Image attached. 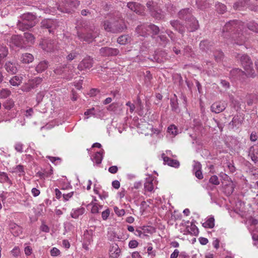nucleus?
Masks as SVG:
<instances>
[{
	"mask_svg": "<svg viewBox=\"0 0 258 258\" xmlns=\"http://www.w3.org/2000/svg\"><path fill=\"white\" fill-rule=\"evenodd\" d=\"M243 29V23L235 20L230 21L224 26L223 36L224 37L231 39L234 44L243 45L246 40L243 33L239 32Z\"/></svg>",
	"mask_w": 258,
	"mask_h": 258,
	"instance_id": "f257e3e1",
	"label": "nucleus"
},
{
	"mask_svg": "<svg viewBox=\"0 0 258 258\" xmlns=\"http://www.w3.org/2000/svg\"><path fill=\"white\" fill-rule=\"evenodd\" d=\"M179 18L186 21L187 28L190 31H194L199 28L198 21L191 15V9L185 8L178 13Z\"/></svg>",
	"mask_w": 258,
	"mask_h": 258,
	"instance_id": "f03ea898",
	"label": "nucleus"
},
{
	"mask_svg": "<svg viewBox=\"0 0 258 258\" xmlns=\"http://www.w3.org/2000/svg\"><path fill=\"white\" fill-rule=\"evenodd\" d=\"M103 27L105 30L112 33L122 32L125 28V25L123 19L118 18L116 20H108L103 22Z\"/></svg>",
	"mask_w": 258,
	"mask_h": 258,
	"instance_id": "7ed1b4c3",
	"label": "nucleus"
},
{
	"mask_svg": "<svg viewBox=\"0 0 258 258\" xmlns=\"http://www.w3.org/2000/svg\"><path fill=\"white\" fill-rule=\"evenodd\" d=\"M21 19V20H19L17 24V29L22 31L32 28L35 24L36 17L32 13H28L23 14Z\"/></svg>",
	"mask_w": 258,
	"mask_h": 258,
	"instance_id": "20e7f679",
	"label": "nucleus"
},
{
	"mask_svg": "<svg viewBox=\"0 0 258 258\" xmlns=\"http://www.w3.org/2000/svg\"><path fill=\"white\" fill-rule=\"evenodd\" d=\"M17 35V47H26L33 44L34 42V36L29 33H24L23 38Z\"/></svg>",
	"mask_w": 258,
	"mask_h": 258,
	"instance_id": "39448f33",
	"label": "nucleus"
},
{
	"mask_svg": "<svg viewBox=\"0 0 258 258\" xmlns=\"http://www.w3.org/2000/svg\"><path fill=\"white\" fill-rule=\"evenodd\" d=\"M151 15L157 19H162L165 17V13L162 11L158 6L152 1H149L146 4Z\"/></svg>",
	"mask_w": 258,
	"mask_h": 258,
	"instance_id": "423d86ee",
	"label": "nucleus"
},
{
	"mask_svg": "<svg viewBox=\"0 0 258 258\" xmlns=\"http://www.w3.org/2000/svg\"><path fill=\"white\" fill-rule=\"evenodd\" d=\"M240 61L246 75L251 77L255 76L254 71L252 69V63L249 57L246 54H243L240 57Z\"/></svg>",
	"mask_w": 258,
	"mask_h": 258,
	"instance_id": "0eeeda50",
	"label": "nucleus"
},
{
	"mask_svg": "<svg viewBox=\"0 0 258 258\" xmlns=\"http://www.w3.org/2000/svg\"><path fill=\"white\" fill-rule=\"evenodd\" d=\"M80 5V2L78 0H64L62 5L59 6L58 9L63 13H70L73 8H76Z\"/></svg>",
	"mask_w": 258,
	"mask_h": 258,
	"instance_id": "6e6552de",
	"label": "nucleus"
},
{
	"mask_svg": "<svg viewBox=\"0 0 258 258\" xmlns=\"http://www.w3.org/2000/svg\"><path fill=\"white\" fill-rule=\"evenodd\" d=\"M41 48L47 52H51L57 49V45L53 40L49 39H42L40 42Z\"/></svg>",
	"mask_w": 258,
	"mask_h": 258,
	"instance_id": "1a4fd4ad",
	"label": "nucleus"
},
{
	"mask_svg": "<svg viewBox=\"0 0 258 258\" xmlns=\"http://www.w3.org/2000/svg\"><path fill=\"white\" fill-rule=\"evenodd\" d=\"M54 72L56 75H63V77L68 79L72 78V76H70L72 74V70L69 69V67H67V65H60L57 67Z\"/></svg>",
	"mask_w": 258,
	"mask_h": 258,
	"instance_id": "9d476101",
	"label": "nucleus"
},
{
	"mask_svg": "<svg viewBox=\"0 0 258 258\" xmlns=\"http://www.w3.org/2000/svg\"><path fill=\"white\" fill-rule=\"evenodd\" d=\"M41 25L42 27L48 29L49 33L52 32L57 27L56 21L50 19L43 20Z\"/></svg>",
	"mask_w": 258,
	"mask_h": 258,
	"instance_id": "9b49d317",
	"label": "nucleus"
},
{
	"mask_svg": "<svg viewBox=\"0 0 258 258\" xmlns=\"http://www.w3.org/2000/svg\"><path fill=\"white\" fill-rule=\"evenodd\" d=\"M42 81V78L36 77L29 81V83L25 85L22 88L24 91H29L30 89L35 88L40 84Z\"/></svg>",
	"mask_w": 258,
	"mask_h": 258,
	"instance_id": "f8f14e48",
	"label": "nucleus"
},
{
	"mask_svg": "<svg viewBox=\"0 0 258 258\" xmlns=\"http://www.w3.org/2000/svg\"><path fill=\"white\" fill-rule=\"evenodd\" d=\"M99 51L100 54L103 56H116L119 52L118 49L108 47H102L100 49Z\"/></svg>",
	"mask_w": 258,
	"mask_h": 258,
	"instance_id": "ddd939ff",
	"label": "nucleus"
},
{
	"mask_svg": "<svg viewBox=\"0 0 258 258\" xmlns=\"http://www.w3.org/2000/svg\"><path fill=\"white\" fill-rule=\"evenodd\" d=\"M227 105L225 101H218L214 103L211 106V110L213 112L219 113L224 111Z\"/></svg>",
	"mask_w": 258,
	"mask_h": 258,
	"instance_id": "4468645a",
	"label": "nucleus"
},
{
	"mask_svg": "<svg viewBox=\"0 0 258 258\" xmlns=\"http://www.w3.org/2000/svg\"><path fill=\"white\" fill-rule=\"evenodd\" d=\"M93 59L90 56L87 57L83 59L78 66L79 70H83L84 69H89L93 66Z\"/></svg>",
	"mask_w": 258,
	"mask_h": 258,
	"instance_id": "2eb2a0df",
	"label": "nucleus"
},
{
	"mask_svg": "<svg viewBox=\"0 0 258 258\" xmlns=\"http://www.w3.org/2000/svg\"><path fill=\"white\" fill-rule=\"evenodd\" d=\"M127 7L132 11L138 14L144 13V8L141 5L136 2H129L127 5Z\"/></svg>",
	"mask_w": 258,
	"mask_h": 258,
	"instance_id": "dca6fc26",
	"label": "nucleus"
},
{
	"mask_svg": "<svg viewBox=\"0 0 258 258\" xmlns=\"http://www.w3.org/2000/svg\"><path fill=\"white\" fill-rule=\"evenodd\" d=\"M156 181L152 176H149L146 179L144 183V189L145 191L152 192L153 191L154 185Z\"/></svg>",
	"mask_w": 258,
	"mask_h": 258,
	"instance_id": "f3484780",
	"label": "nucleus"
},
{
	"mask_svg": "<svg viewBox=\"0 0 258 258\" xmlns=\"http://www.w3.org/2000/svg\"><path fill=\"white\" fill-rule=\"evenodd\" d=\"M121 250L118 245L116 243L112 244L109 249V254L110 258H118L120 255Z\"/></svg>",
	"mask_w": 258,
	"mask_h": 258,
	"instance_id": "a211bd4d",
	"label": "nucleus"
},
{
	"mask_svg": "<svg viewBox=\"0 0 258 258\" xmlns=\"http://www.w3.org/2000/svg\"><path fill=\"white\" fill-rule=\"evenodd\" d=\"M162 158H163L164 163L167 164L170 166L178 168L180 165V163L178 161L170 158L166 156L164 153L162 154Z\"/></svg>",
	"mask_w": 258,
	"mask_h": 258,
	"instance_id": "6ab92c4d",
	"label": "nucleus"
},
{
	"mask_svg": "<svg viewBox=\"0 0 258 258\" xmlns=\"http://www.w3.org/2000/svg\"><path fill=\"white\" fill-rule=\"evenodd\" d=\"M148 25L146 24H143L139 25L136 29V31L139 36H146L149 34Z\"/></svg>",
	"mask_w": 258,
	"mask_h": 258,
	"instance_id": "aec40b11",
	"label": "nucleus"
},
{
	"mask_svg": "<svg viewBox=\"0 0 258 258\" xmlns=\"http://www.w3.org/2000/svg\"><path fill=\"white\" fill-rule=\"evenodd\" d=\"M243 118L240 115H235L229 123V125L232 126V128H238L241 125Z\"/></svg>",
	"mask_w": 258,
	"mask_h": 258,
	"instance_id": "412c9836",
	"label": "nucleus"
},
{
	"mask_svg": "<svg viewBox=\"0 0 258 258\" xmlns=\"http://www.w3.org/2000/svg\"><path fill=\"white\" fill-rule=\"evenodd\" d=\"M250 0H239L233 5L235 10H243L249 5Z\"/></svg>",
	"mask_w": 258,
	"mask_h": 258,
	"instance_id": "4be33fe9",
	"label": "nucleus"
},
{
	"mask_svg": "<svg viewBox=\"0 0 258 258\" xmlns=\"http://www.w3.org/2000/svg\"><path fill=\"white\" fill-rule=\"evenodd\" d=\"M85 211L83 207H80L77 209H73L71 212V216L74 219H77L81 215H82Z\"/></svg>",
	"mask_w": 258,
	"mask_h": 258,
	"instance_id": "5701e85b",
	"label": "nucleus"
},
{
	"mask_svg": "<svg viewBox=\"0 0 258 258\" xmlns=\"http://www.w3.org/2000/svg\"><path fill=\"white\" fill-rule=\"evenodd\" d=\"M170 24L175 30L178 31L180 33L182 34L184 32V27L178 21H170Z\"/></svg>",
	"mask_w": 258,
	"mask_h": 258,
	"instance_id": "b1692460",
	"label": "nucleus"
},
{
	"mask_svg": "<svg viewBox=\"0 0 258 258\" xmlns=\"http://www.w3.org/2000/svg\"><path fill=\"white\" fill-rule=\"evenodd\" d=\"M78 36L81 40L85 41L89 43L91 42L95 37H96V35L94 34L93 35L91 33H88L86 35H85L84 34H82L80 32H78Z\"/></svg>",
	"mask_w": 258,
	"mask_h": 258,
	"instance_id": "393cba45",
	"label": "nucleus"
},
{
	"mask_svg": "<svg viewBox=\"0 0 258 258\" xmlns=\"http://www.w3.org/2000/svg\"><path fill=\"white\" fill-rule=\"evenodd\" d=\"M234 185L231 181L225 185L223 187V191L227 196H230L233 192Z\"/></svg>",
	"mask_w": 258,
	"mask_h": 258,
	"instance_id": "a878e982",
	"label": "nucleus"
},
{
	"mask_svg": "<svg viewBox=\"0 0 258 258\" xmlns=\"http://www.w3.org/2000/svg\"><path fill=\"white\" fill-rule=\"evenodd\" d=\"M48 66V62L46 60L40 61L36 67V71L38 73H41L44 71Z\"/></svg>",
	"mask_w": 258,
	"mask_h": 258,
	"instance_id": "bb28decb",
	"label": "nucleus"
},
{
	"mask_svg": "<svg viewBox=\"0 0 258 258\" xmlns=\"http://www.w3.org/2000/svg\"><path fill=\"white\" fill-rule=\"evenodd\" d=\"M103 159V151H101L96 153L92 159L93 162L97 165L101 163Z\"/></svg>",
	"mask_w": 258,
	"mask_h": 258,
	"instance_id": "cd10ccee",
	"label": "nucleus"
},
{
	"mask_svg": "<svg viewBox=\"0 0 258 258\" xmlns=\"http://www.w3.org/2000/svg\"><path fill=\"white\" fill-rule=\"evenodd\" d=\"M34 60L33 56L28 53H25L22 54L21 57V60L25 63H29L33 61Z\"/></svg>",
	"mask_w": 258,
	"mask_h": 258,
	"instance_id": "c85d7f7f",
	"label": "nucleus"
},
{
	"mask_svg": "<svg viewBox=\"0 0 258 258\" xmlns=\"http://www.w3.org/2000/svg\"><path fill=\"white\" fill-rule=\"evenodd\" d=\"M215 219L213 217L208 218L204 223L203 226L205 228H212L215 225Z\"/></svg>",
	"mask_w": 258,
	"mask_h": 258,
	"instance_id": "c756f323",
	"label": "nucleus"
},
{
	"mask_svg": "<svg viewBox=\"0 0 258 258\" xmlns=\"http://www.w3.org/2000/svg\"><path fill=\"white\" fill-rule=\"evenodd\" d=\"M247 27L249 30L258 33V23L251 21L247 23Z\"/></svg>",
	"mask_w": 258,
	"mask_h": 258,
	"instance_id": "7c9ffc66",
	"label": "nucleus"
},
{
	"mask_svg": "<svg viewBox=\"0 0 258 258\" xmlns=\"http://www.w3.org/2000/svg\"><path fill=\"white\" fill-rule=\"evenodd\" d=\"M147 126V127H150V129L151 130L152 133L154 134L159 135L161 131L158 128H154L152 127V126L150 125L149 124L147 123H145L144 124L140 125L139 126V128H142V129L143 130L144 127H146Z\"/></svg>",
	"mask_w": 258,
	"mask_h": 258,
	"instance_id": "2f4dec72",
	"label": "nucleus"
},
{
	"mask_svg": "<svg viewBox=\"0 0 258 258\" xmlns=\"http://www.w3.org/2000/svg\"><path fill=\"white\" fill-rule=\"evenodd\" d=\"M167 133L172 137H175L178 134V129L175 125L171 124L167 128Z\"/></svg>",
	"mask_w": 258,
	"mask_h": 258,
	"instance_id": "473e14b6",
	"label": "nucleus"
},
{
	"mask_svg": "<svg viewBox=\"0 0 258 258\" xmlns=\"http://www.w3.org/2000/svg\"><path fill=\"white\" fill-rule=\"evenodd\" d=\"M196 4L198 7L202 10L209 7V4L206 0H197Z\"/></svg>",
	"mask_w": 258,
	"mask_h": 258,
	"instance_id": "72a5a7b5",
	"label": "nucleus"
},
{
	"mask_svg": "<svg viewBox=\"0 0 258 258\" xmlns=\"http://www.w3.org/2000/svg\"><path fill=\"white\" fill-rule=\"evenodd\" d=\"M92 206L91 208V213L93 214L98 213L100 209H102V206L98 205V204L94 203V202H92L89 205Z\"/></svg>",
	"mask_w": 258,
	"mask_h": 258,
	"instance_id": "f704fd0d",
	"label": "nucleus"
},
{
	"mask_svg": "<svg viewBox=\"0 0 258 258\" xmlns=\"http://www.w3.org/2000/svg\"><path fill=\"white\" fill-rule=\"evenodd\" d=\"M6 69L8 72L12 74H15L16 72V67L11 62H9L6 63L5 65Z\"/></svg>",
	"mask_w": 258,
	"mask_h": 258,
	"instance_id": "c9c22d12",
	"label": "nucleus"
},
{
	"mask_svg": "<svg viewBox=\"0 0 258 258\" xmlns=\"http://www.w3.org/2000/svg\"><path fill=\"white\" fill-rule=\"evenodd\" d=\"M215 7L217 12L220 14H223L227 10L226 6L222 3H217Z\"/></svg>",
	"mask_w": 258,
	"mask_h": 258,
	"instance_id": "e433bc0d",
	"label": "nucleus"
},
{
	"mask_svg": "<svg viewBox=\"0 0 258 258\" xmlns=\"http://www.w3.org/2000/svg\"><path fill=\"white\" fill-rule=\"evenodd\" d=\"M130 39V38L128 35H121L118 38L117 42L121 45H124L128 42Z\"/></svg>",
	"mask_w": 258,
	"mask_h": 258,
	"instance_id": "4c0bfd02",
	"label": "nucleus"
},
{
	"mask_svg": "<svg viewBox=\"0 0 258 258\" xmlns=\"http://www.w3.org/2000/svg\"><path fill=\"white\" fill-rule=\"evenodd\" d=\"M149 33H152L153 34L156 35L159 32V28L154 24H149L148 25Z\"/></svg>",
	"mask_w": 258,
	"mask_h": 258,
	"instance_id": "58836bf2",
	"label": "nucleus"
},
{
	"mask_svg": "<svg viewBox=\"0 0 258 258\" xmlns=\"http://www.w3.org/2000/svg\"><path fill=\"white\" fill-rule=\"evenodd\" d=\"M0 181L1 182H8L10 184H11V181L5 172H0Z\"/></svg>",
	"mask_w": 258,
	"mask_h": 258,
	"instance_id": "ea45409f",
	"label": "nucleus"
},
{
	"mask_svg": "<svg viewBox=\"0 0 258 258\" xmlns=\"http://www.w3.org/2000/svg\"><path fill=\"white\" fill-rule=\"evenodd\" d=\"M209 44L210 42L208 40L202 41L200 43V47L202 50L206 51L209 49Z\"/></svg>",
	"mask_w": 258,
	"mask_h": 258,
	"instance_id": "a19ab883",
	"label": "nucleus"
},
{
	"mask_svg": "<svg viewBox=\"0 0 258 258\" xmlns=\"http://www.w3.org/2000/svg\"><path fill=\"white\" fill-rule=\"evenodd\" d=\"M11 92L7 89H3L0 91V98H6L10 96Z\"/></svg>",
	"mask_w": 258,
	"mask_h": 258,
	"instance_id": "79ce46f5",
	"label": "nucleus"
},
{
	"mask_svg": "<svg viewBox=\"0 0 258 258\" xmlns=\"http://www.w3.org/2000/svg\"><path fill=\"white\" fill-rule=\"evenodd\" d=\"M252 237L255 245H258V228L253 230L252 233Z\"/></svg>",
	"mask_w": 258,
	"mask_h": 258,
	"instance_id": "37998d69",
	"label": "nucleus"
},
{
	"mask_svg": "<svg viewBox=\"0 0 258 258\" xmlns=\"http://www.w3.org/2000/svg\"><path fill=\"white\" fill-rule=\"evenodd\" d=\"M96 114L95 108L94 107L87 109L84 113V115L85 116H87L86 117H85V119H88L89 116L92 115H95Z\"/></svg>",
	"mask_w": 258,
	"mask_h": 258,
	"instance_id": "c03bdc74",
	"label": "nucleus"
},
{
	"mask_svg": "<svg viewBox=\"0 0 258 258\" xmlns=\"http://www.w3.org/2000/svg\"><path fill=\"white\" fill-rule=\"evenodd\" d=\"M14 101L12 100H7L4 103V106L6 109H10L14 106Z\"/></svg>",
	"mask_w": 258,
	"mask_h": 258,
	"instance_id": "a18cd8bd",
	"label": "nucleus"
},
{
	"mask_svg": "<svg viewBox=\"0 0 258 258\" xmlns=\"http://www.w3.org/2000/svg\"><path fill=\"white\" fill-rule=\"evenodd\" d=\"M114 211L115 213L118 216H122L125 214V211L124 209H120L117 207H114L113 208Z\"/></svg>",
	"mask_w": 258,
	"mask_h": 258,
	"instance_id": "49530a36",
	"label": "nucleus"
},
{
	"mask_svg": "<svg viewBox=\"0 0 258 258\" xmlns=\"http://www.w3.org/2000/svg\"><path fill=\"white\" fill-rule=\"evenodd\" d=\"M209 182L214 185H218L220 183L219 179L216 175L212 176L209 179Z\"/></svg>",
	"mask_w": 258,
	"mask_h": 258,
	"instance_id": "de8ad7c7",
	"label": "nucleus"
},
{
	"mask_svg": "<svg viewBox=\"0 0 258 258\" xmlns=\"http://www.w3.org/2000/svg\"><path fill=\"white\" fill-rule=\"evenodd\" d=\"M170 102L172 109L175 111H176L178 108V103L177 99H171Z\"/></svg>",
	"mask_w": 258,
	"mask_h": 258,
	"instance_id": "09e8293b",
	"label": "nucleus"
},
{
	"mask_svg": "<svg viewBox=\"0 0 258 258\" xmlns=\"http://www.w3.org/2000/svg\"><path fill=\"white\" fill-rule=\"evenodd\" d=\"M252 150H253V147H251L249 149V156L250 157L251 160L254 162L256 163L258 161L257 157L253 153H252Z\"/></svg>",
	"mask_w": 258,
	"mask_h": 258,
	"instance_id": "8fccbe9b",
	"label": "nucleus"
},
{
	"mask_svg": "<svg viewBox=\"0 0 258 258\" xmlns=\"http://www.w3.org/2000/svg\"><path fill=\"white\" fill-rule=\"evenodd\" d=\"M60 250L56 247H53L50 250V254L52 256H58L59 255H60Z\"/></svg>",
	"mask_w": 258,
	"mask_h": 258,
	"instance_id": "3c124183",
	"label": "nucleus"
},
{
	"mask_svg": "<svg viewBox=\"0 0 258 258\" xmlns=\"http://www.w3.org/2000/svg\"><path fill=\"white\" fill-rule=\"evenodd\" d=\"M78 54L76 52H72L67 55L66 58L68 60L71 61L76 58Z\"/></svg>",
	"mask_w": 258,
	"mask_h": 258,
	"instance_id": "603ef678",
	"label": "nucleus"
},
{
	"mask_svg": "<svg viewBox=\"0 0 258 258\" xmlns=\"http://www.w3.org/2000/svg\"><path fill=\"white\" fill-rule=\"evenodd\" d=\"M110 215V210L109 209H106L105 211H103L101 214L102 218L103 220H106L108 218Z\"/></svg>",
	"mask_w": 258,
	"mask_h": 258,
	"instance_id": "864d4df0",
	"label": "nucleus"
},
{
	"mask_svg": "<svg viewBox=\"0 0 258 258\" xmlns=\"http://www.w3.org/2000/svg\"><path fill=\"white\" fill-rule=\"evenodd\" d=\"M202 169V165L199 162H194L193 166V171L201 170Z\"/></svg>",
	"mask_w": 258,
	"mask_h": 258,
	"instance_id": "5fc2aeb1",
	"label": "nucleus"
},
{
	"mask_svg": "<svg viewBox=\"0 0 258 258\" xmlns=\"http://www.w3.org/2000/svg\"><path fill=\"white\" fill-rule=\"evenodd\" d=\"M138 245V242L137 240H132L128 243V247L131 248H135Z\"/></svg>",
	"mask_w": 258,
	"mask_h": 258,
	"instance_id": "6e6d98bb",
	"label": "nucleus"
},
{
	"mask_svg": "<svg viewBox=\"0 0 258 258\" xmlns=\"http://www.w3.org/2000/svg\"><path fill=\"white\" fill-rule=\"evenodd\" d=\"M135 234L136 236H139L140 237H144V236H146V234L145 233H143L142 230L140 228L136 229L135 232Z\"/></svg>",
	"mask_w": 258,
	"mask_h": 258,
	"instance_id": "4d7b16f0",
	"label": "nucleus"
},
{
	"mask_svg": "<svg viewBox=\"0 0 258 258\" xmlns=\"http://www.w3.org/2000/svg\"><path fill=\"white\" fill-rule=\"evenodd\" d=\"M73 194H74L73 192H71L67 194H63L62 197H63V201L66 202V201H69V199H71L73 197Z\"/></svg>",
	"mask_w": 258,
	"mask_h": 258,
	"instance_id": "13d9d810",
	"label": "nucleus"
},
{
	"mask_svg": "<svg viewBox=\"0 0 258 258\" xmlns=\"http://www.w3.org/2000/svg\"><path fill=\"white\" fill-rule=\"evenodd\" d=\"M6 198V196L4 195V193L0 194V209H2V205L4 204V201H5Z\"/></svg>",
	"mask_w": 258,
	"mask_h": 258,
	"instance_id": "bf43d9fd",
	"label": "nucleus"
},
{
	"mask_svg": "<svg viewBox=\"0 0 258 258\" xmlns=\"http://www.w3.org/2000/svg\"><path fill=\"white\" fill-rule=\"evenodd\" d=\"M118 171V167L116 166H112L108 168V171L112 173L115 174Z\"/></svg>",
	"mask_w": 258,
	"mask_h": 258,
	"instance_id": "052dcab7",
	"label": "nucleus"
},
{
	"mask_svg": "<svg viewBox=\"0 0 258 258\" xmlns=\"http://www.w3.org/2000/svg\"><path fill=\"white\" fill-rule=\"evenodd\" d=\"M29 198V196L28 195H26L24 197V199L23 200H20V203L24 205L25 206H27L28 205V199Z\"/></svg>",
	"mask_w": 258,
	"mask_h": 258,
	"instance_id": "680f3d73",
	"label": "nucleus"
},
{
	"mask_svg": "<svg viewBox=\"0 0 258 258\" xmlns=\"http://www.w3.org/2000/svg\"><path fill=\"white\" fill-rule=\"evenodd\" d=\"M25 253L26 255H30L32 252V248L29 246H26L24 248Z\"/></svg>",
	"mask_w": 258,
	"mask_h": 258,
	"instance_id": "e2e57ef3",
	"label": "nucleus"
},
{
	"mask_svg": "<svg viewBox=\"0 0 258 258\" xmlns=\"http://www.w3.org/2000/svg\"><path fill=\"white\" fill-rule=\"evenodd\" d=\"M194 172L195 173L196 177L198 179H201L203 178V175L201 170L199 171H196Z\"/></svg>",
	"mask_w": 258,
	"mask_h": 258,
	"instance_id": "0e129e2a",
	"label": "nucleus"
},
{
	"mask_svg": "<svg viewBox=\"0 0 258 258\" xmlns=\"http://www.w3.org/2000/svg\"><path fill=\"white\" fill-rule=\"evenodd\" d=\"M126 105L130 107V111L131 113L134 112L135 109V106L134 104L132 103L130 101H128L126 103Z\"/></svg>",
	"mask_w": 258,
	"mask_h": 258,
	"instance_id": "69168bd1",
	"label": "nucleus"
},
{
	"mask_svg": "<svg viewBox=\"0 0 258 258\" xmlns=\"http://www.w3.org/2000/svg\"><path fill=\"white\" fill-rule=\"evenodd\" d=\"M166 33L168 35V36L171 38V39L174 41H175V38L174 37V34L173 32L169 30H166L165 31Z\"/></svg>",
	"mask_w": 258,
	"mask_h": 258,
	"instance_id": "338daca9",
	"label": "nucleus"
},
{
	"mask_svg": "<svg viewBox=\"0 0 258 258\" xmlns=\"http://www.w3.org/2000/svg\"><path fill=\"white\" fill-rule=\"evenodd\" d=\"M179 251L178 249H175L174 251L171 254L170 258H177L179 255Z\"/></svg>",
	"mask_w": 258,
	"mask_h": 258,
	"instance_id": "774afa93",
	"label": "nucleus"
}]
</instances>
